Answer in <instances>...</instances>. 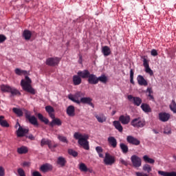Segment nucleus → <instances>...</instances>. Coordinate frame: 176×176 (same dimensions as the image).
I'll return each instance as SVG.
<instances>
[{"label":"nucleus","mask_w":176,"mask_h":176,"mask_svg":"<svg viewBox=\"0 0 176 176\" xmlns=\"http://www.w3.org/2000/svg\"><path fill=\"white\" fill-rule=\"evenodd\" d=\"M119 162L120 164H124V166H127V164H129L127 161L124 160L123 158H120Z\"/></svg>","instance_id":"3c124183"},{"label":"nucleus","mask_w":176,"mask_h":176,"mask_svg":"<svg viewBox=\"0 0 176 176\" xmlns=\"http://www.w3.org/2000/svg\"><path fill=\"white\" fill-rule=\"evenodd\" d=\"M6 40V37L3 34H0V43H3Z\"/></svg>","instance_id":"864d4df0"},{"label":"nucleus","mask_w":176,"mask_h":176,"mask_svg":"<svg viewBox=\"0 0 176 176\" xmlns=\"http://www.w3.org/2000/svg\"><path fill=\"white\" fill-rule=\"evenodd\" d=\"M37 116L41 122H43V123H45V124H49V120L44 117L42 114L38 113Z\"/></svg>","instance_id":"2f4dec72"},{"label":"nucleus","mask_w":176,"mask_h":176,"mask_svg":"<svg viewBox=\"0 0 176 176\" xmlns=\"http://www.w3.org/2000/svg\"><path fill=\"white\" fill-rule=\"evenodd\" d=\"M151 56L156 57V56H157V51L155 49L152 50H151Z\"/></svg>","instance_id":"bf43d9fd"},{"label":"nucleus","mask_w":176,"mask_h":176,"mask_svg":"<svg viewBox=\"0 0 176 176\" xmlns=\"http://www.w3.org/2000/svg\"><path fill=\"white\" fill-rule=\"evenodd\" d=\"M131 126L133 127H137L138 129H142V127H145V125L146 124V122H145V120L141 118H134L131 122Z\"/></svg>","instance_id":"39448f33"},{"label":"nucleus","mask_w":176,"mask_h":176,"mask_svg":"<svg viewBox=\"0 0 176 176\" xmlns=\"http://www.w3.org/2000/svg\"><path fill=\"white\" fill-rule=\"evenodd\" d=\"M17 171L19 176H25V173L24 172V170H23V168H18Z\"/></svg>","instance_id":"49530a36"},{"label":"nucleus","mask_w":176,"mask_h":176,"mask_svg":"<svg viewBox=\"0 0 176 176\" xmlns=\"http://www.w3.org/2000/svg\"><path fill=\"white\" fill-rule=\"evenodd\" d=\"M17 152L19 155H24L28 152V148H27V146H22L17 148Z\"/></svg>","instance_id":"c85d7f7f"},{"label":"nucleus","mask_w":176,"mask_h":176,"mask_svg":"<svg viewBox=\"0 0 176 176\" xmlns=\"http://www.w3.org/2000/svg\"><path fill=\"white\" fill-rule=\"evenodd\" d=\"M103 162L106 166H112L113 164H115L116 159L115 158V156L111 155L109 153H106Z\"/></svg>","instance_id":"0eeeda50"},{"label":"nucleus","mask_w":176,"mask_h":176,"mask_svg":"<svg viewBox=\"0 0 176 176\" xmlns=\"http://www.w3.org/2000/svg\"><path fill=\"white\" fill-rule=\"evenodd\" d=\"M48 115L50 116L52 119H55V116H54V111H48Z\"/></svg>","instance_id":"5fc2aeb1"},{"label":"nucleus","mask_w":176,"mask_h":176,"mask_svg":"<svg viewBox=\"0 0 176 176\" xmlns=\"http://www.w3.org/2000/svg\"><path fill=\"white\" fill-rule=\"evenodd\" d=\"M45 111H54V109L52 106H47L45 107Z\"/></svg>","instance_id":"e2e57ef3"},{"label":"nucleus","mask_w":176,"mask_h":176,"mask_svg":"<svg viewBox=\"0 0 176 176\" xmlns=\"http://www.w3.org/2000/svg\"><path fill=\"white\" fill-rule=\"evenodd\" d=\"M143 160L145 162V163H149L150 164H155V160L149 157L147 155L143 156Z\"/></svg>","instance_id":"c756f323"},{"label":"nucleus","mask_w":176,"mask_h":176,"mask_svg":"<svg viewBox=\"0 0 176 176\" xmlns=\"http://www.w3.org/2000/svg\"><path fill=\"white\" fill-rule=\"evenodd\" d=\"M56 164L58 166H60V167H65V164H67V160H65V157H58L57 158Z\"/></svg>","instance_id":"6ab92c4d"},{"label":"nucleus","mask_w":176,"mask_h":176,"mask_svg":"<svg viewBox=\"0 0 176 176\" xmlns=\"http://www.w3.org/2000/svg\"><path fill=\"white\" fill-rule=\"evenodd\" d=\"M119 120L122 124H129V123H130V116H121L119 118Z\"/></svg>","instance_id":"aec40b11"},{"label":"nucleus","mask_w":176,"mask_h":176,"mask_svg":"<svg viewBox=\"0 0 176 176\" xmlns=\"http://www.w3.org/2000/svg\"><path fill=\"white\" fill-rule=\"evenodd\" d=\"M170 111H176L175 100H173L171 104L169 105Z\"/></svg>","instance_id":"c03bdc74"},{"label":"nucleus","mask_w":176,"mask_h":176,"mask_svg":"<svg viewBox=\"0 0 176 176\" xmlns=\"http://www.w3.org/2000/svg\"><path fill=\"white\" fill-rule=\"evenodd\" d=\"M158 174L162 176H176L175 172H164V171L159 170Z\"/></svg>","instance_id":"cd10ccee"},{"label":"nucleus","mask_w":176,"mask_h":176,"mask_svg":"<svg viewBox=\"0 0 176 176\" xmlns=\"http://www.w3.org/2000/svg\"><path fill=\"white\" fill-rule=\"evenodd\" d=\"M67 114L69 116H75V111H67Z\"/></svg>","instance_id":"4d7b16f0"},{"label":"nucleus","mask_w":176,"mask_h":176,"mask_svg":"<svg viewBox=\"0 0 176 176\" xmlns=\"http://www.w3.org/2000/svg\"><path fill=\"white\" fill-rule=\"evenodd\" d=\"M141 108L142 111H151V107H149V104L145 103L141 104Z\"/></svg>","instance_id":"79ce46f5"},{"label":"nucleus","mask_w":176,"mask_h":176,"mask_svg":"<svg viewBox=\"0 0 176 176\" xmlns=\"http://www.w3.org/2000/svg\"><path fill=\"white\" fill-rule=\"evenodd\" d=\"M25 116L30 124H32L34 127H38V126H39V124L38 123V118L34 116H31V111H26Z\"/></svg>","instance_id":"423d86ee"},{"label":"nucleus","mask_w":176,"mask_h":176,"mask_svg":"<svg viewBox=\"0 0 176 176\" xmlns=\"http://www.w3.org/2000/svg\"><path fill=\"white\" fill-rule=\"evenodd\" d=\"M68 153H69V155H71L72 156H74V157H76V156H78V152L75 151L72 148H69L68 150Z\"/></svg>","instance_id":"37998d69"},{"label":"nucleus","mask_w":176,"mask_h":176,"mask_svg":"<svg viewBox=\"0 0 176 176\" xmlns=\"http://www.w3.org/2000/svg\"><path fill=\"white\" fill-rule=\"evenodd\" d=\"M113 124L114 127H116V130H118L120 133H122V131H123V126H122V124L119 121H113Z\"/></svg>","instance_id":"bb28decb"},{"label":"nucleus","mask_w":176,"mask_h":176,"mask_svg":"<svg viewBox=\"0 0 176 176\" xmlns=\"http://www.w3.org/2000/svg\"><path fill=\"white\" fill-rule=\"evenodd\" d=\"M58 140H59L60 142H63L64 144H68V140L65 136L58 135Z\"/></svg>","instance_id":"f704fd0d"},{"label":"nucleus","mask_w":176,"mask_h":176,"mask_svg":"<svg viewBox=\"0 0 176 176\" xmlns=\"http://www.w3.org/2000/svg\"><path fill=\"white\" fill-rule=\"evenodd\" d=\"M95 118L97 119L99 123H104V122L107 121V117L102 113L96 114Z\"/></svg>","instance_id":"4be33fe9"},{"label":"nucleus","mask_w":176,"mask_h":176,"mask_svg":"<svg viewBox=\"0 0 176 176\" xmlns=\"http://www.w3.org/2000/svg\"><path fill=\"white\" fill-rule=\"evenodd\" d=\"M80 83H82V78L79 75H74L73 76V85H74V86H79Z\"/></svg>","instance_id":"412c9836"},{"label":"nucleus","mask_w":176,"mask_h":176,"mask_svg":"<svg viewBox=\"0 0 176 176\" xmlns=\"http://www.w3.org/2000/svg\"><path fill=\"white\" fill-rule=\"evenodd\" d=\"M66 111H75V107L70 105L67 107Z\"/></svg>","instance_id":"0e129e2a"},{"label":"nucleus","mask_w":176,"mask_h":176,"mask_svg":"<svg viewBox=\"0 0 176 176\" xmlns=\"http://www.w3.org/2000/svg\"><path fill=\"white\" fill-rule=\"evenodd\" d=\"M27 133H28V129L19 126L16 131V135L17 137H24Z\"/></svg>","instance_id":"2eb2a0df"},{"label":"nucleus","mask_w":176,"mask_h":176,"mask_svg":"<svg viewBox=\"0 0 176 176\" xmlns=\"http://www.w3.org/2000/svg\"><path fill=\"white\" fill-rule=\"evenodd\" d=\"M120 147L124 153H127V152H129V147L127 146V145H126L123 143H121L120 144Z\"/></svg>","instance_id":"c9c22d12"},{"label":"nucleus","mask_w":176,"mask_h":176,"mask_svg":"<svg viewBox=\"0 0 176 176\" xmlns=\"http://www.w3.org/2000/svg\"><path fill=\"white\" fill-rule=\"evenodd\" d=\"M40 170L43 171V173H47V171L53 170V166L50 164H45L41 166Z\"/></svg>","instance_id":"dca6fc26"},{"label":"nucleus","mask_w":176,"mask_h":176,"mask_svg":"<svg viewBox=\"0 0 176 176\" xmlns=\"http://www.w3.org/2000/svg\"><path fill=\"white\" fill-rule=\"evenodd\" d=\"M26 137L27 138H28L29 140H31L32 141H34V140H35V137H34L32 134L28 135Z\"/></svg>","instance_id":"680f3d73"},{"label":"nucleus","mask_w":176,"mask_h":176,"mask_svg":"<svg viewBox=\"0 0 176 176\" xmlns=\"http://www.w3.org/2000/svg\"><path fill=\"white\" fill-rule=\"evenodd\" d=\"M131 162L133 167H135V168L141 167V166L142 164L141 158L135 155H133L131 157Z\"/></svg>","instance_id":"1a4fd4ad"},{"label":"nucleus","mask_w":176,"mask_h":176,"mask_svg":"<svg viewBox=\"0 0 176 176\" xmlns=\"http://www.w3.org/2000/svg\"><path fill=\"white\" fill-rule=\"evenodd\" d=\"M77 75H79V76L82 79H88L89 75H90V72L87 69H85L82 71H78L77 73Z\"/></svg>","instance_id":"ddd939ff"},{"label":"nucleus","mask_w":176,"mask_h":176,"mask_svg":"<svg viewBox=\"0 0 176 176\" xmlns=\"http://www.w3.org/2000/svg\"><path fill=\"white\" fill-rule=\"evenodd\" d=\"M164 134H166L167 135L171 134V127H170V126H164Z\"/></svg>","instance_id":"ea45409f"},{"label":"nucleus","mask_w":176,"mask_h":176,"mask_svg":"<svg viewBox=\"0 0 176 176\" xmlns=\"http://www.w3.org/2000/svg\"><path fill=\"white\" fill-rule=\"evenodd\" d=\"M25 80H21V86L25 91L30 93V94H35V89L31 86V78L28 76L25 77Z\"/></svg>","instance_id":"f03ea898"},{"label":"nucleus","mask_w":176,"mask_h":176,"mask_svg":"<svg viewBox=\"0 0 176 176\" xmlns=\"http://www.w3.org/2000/svg\"><path fill=\"white\" fill-rule=\"evenodd\" d=\"M74 138L75 140H78V143L79 145L82 146L84 149H86V151H89V149H90V147L89 146V141H87V140H89V135L87 134H82L79 132H76L74 134Z\"/></svg>","instance_id":"f257e3e1"},{"label":"nucleus","mask_w":176,"mask_h":176,"mask_svg":"<svg viewBox=\"0 0 176 176\" xmlns=\"http://www.w3.org/2000/svg\"><path fill=\"white\" fill-rule=\"evenodd\" d=\"M1 90L3 93H10L12 96H21V93H20L19 90L9 85H1Z\"/></svg>","instance_id":"20e7f679"},{"label":"nucleus","mask_w":176,"mask_h":176,"mask_svg":"<svg viewBox=\"0 0 176 176\" xmlns=\"http://www.w3.org/2000/svg\"><path fill=\"white\" fill-rule=\"evenodd\" d=\"M22 167H30L31 166V162H23L21 164Z\"/></svg>","instance_id":"8fccbe9b"},{"label":"nucleus","mask_w":176,"mask_h":176,"mask_svg":"<svg viewBox=\"0 0 176 176\" xmlns=\"http://www.w3.org/2000/svg\"><path fill=\"white\" fill-rule=\"evenodd\" d=\"M107 141L109 145L112 146V148H116V146H118V141L116 140V138H115V137L113 136L109 137L107 138Z\"/></svg>","instance_id":"f3484780"},{"label":"nucleus","mask_w":176,"mask_h":176,"mask_svg":"<svg viewBox=\"0 0 176 176\" xmlns=\"http://www.w3.org/2000/svg\"><path fill=\"white\" fill-rule=\"evenodd\" d=\"M137 80L140 86H146L148 85V81L141 75L138 76Z\"/></svg>","instance_id":"a211bd4d"},{"label":"nucleus","mask_w":176,"mask_h":176,"mask_svg":"<svg viewBox=\"0 0 176 176\" xmlns=\"http://www.w3.org/2000/svg\"><path fill=\"white\" fill-rule=\"evenodd\" d=\"M146 91H147V93H148V97H149L150 100H155V98L152 96V94H153V90H152V88L148 87L146 89Z\"/></svg>","instance_id":"e433bc0d"},{"label":"nucleus","mask_w":176,"mask_h":176,"mask_svg":"<svg viewBox=\"0 0 176 176\" xmlns=\"http://www.w3.org/2000/svg\"><path fill=\"white\" fill-rule=\"evenodd\" d=\"M0 126L2 127H10L9 123H8V121L6 120H3L2 122H1Z\"/></svg>","instance_id":"a18cd8bd"},{"label":"nucleus","mask_w":176,"mask_h":176,"mask_svg":"<svg viewBox=\"0 0 176 176\" xmlns=\"http://www.w3.org/2000/svg\"><path fill=\"white\" fill-rule=\"evenodd\" d=\"M68 98L73 102H76V104H78V105L81 104H87L88 105H90L92 108H94V104L91 102L93 100L91 98L86 97V98H81L80 100H75L74 97L72 96V94L68 95Z\"/></svg>","instance_id":"7ed1b4c3"},{"label":"nucleus","mask_w":176,"mask_h":176,"mask_svg":"<svg viewBox=\"0 0 176 176\" xmlns=\"http://www.w3.org/2000/svg\"><path fill=\"white\" fill-rule=\"evenodd\" d=\"M102 53L104 56V57H108V56H110L111 52V48L108 46H104L102 47Z\"/></svg>","instance_id":"5701e85b"},{"label":"nucleus","mask_w":176,"mask_h":176,"mask_svg":"<svg viewBox=\"0 0 176 176\" xmlns=\"http://www.w3.org/2000/svg\"><path fill=\"white\" fill-rule=\"evenodd\" d=\"M57 146H58L57 144H53V142H52V148H50V149H54V148H57Z\"/></svg>","instance_id":"338daca9"},{"label":"nucleus","mask_w":176,"mask_h":176,"mask_svg":"<svg viewBox=\"0 0 176 176\" xmlns=\"http://www.w3.org/2000/svg\"><path fill=\"white\" fill-rule=\"evenodd\" d=\"M60 61H61L60 58L52 57L47 58L45 63L50 67H56V65H58V64H60Z\"/></svg>","instance_id":"6e6552de"},{"label":"nucleus","mask_w":176,"mask_h":176,"mask_svg":"<svg viewBox=\"0 0 176 176\" xmlns=\"http://www.w3.org/2000/svg\"><path fill=\"white\" fill-rule=\"evenodd\" d=\"M145 71H146V74H149V75H151V76H152V75H153V71H152V69H151V67H149V66L148 67H145Z\"/></svg>","instance_id":"de8ad7c7"},{"label":"nucleus","mask_w":176,"mask_h":176,"mask_svg":"<svg viewBox=\"0 0 176 176\" xmlns=\"http://www.w3.org/2000/svg\"><path fill=\"white\" fill-rule=\"evenodd\" d=\"M143 65L144 68L149 67V61L145 58L143 59Z\"/></svg>","instance_id":"09e8293b"},{"label":"nucleus","mask_w":176,"mask_h":176,"mask_svg":"<svg viewBox=\"0 0 176 176\" xmlns=\"http://www.w3.org/2000/svg\"><path fill=\"white\" fill-rule=\"evenodd\" d=\"M5 116H0V124L2 123V122L4 120Z\"/></svg>","instance_id":"774afa93"},{"label":"nucleus","mask_w":176,"mask_h":176,"mask_svg":"<svg viewBox=\"0 0 176 176\" xmlns=\"http://www.w3.org/2000/svg\"><path fill=\"white\" fill-rule=\"evenodd\" d=\"M41 146H43L44 145H48L50 149H52V140L43 138L41 140Z\"/></svg>","instance_id":"393cba45"},{"label":"nucleus","mask_w":176,"mask_h":176,"mask_svg":"<svg viewBox=\"0 0 176 176\" xmlns=\"http://www.w3.org/2000/svg\"><path fill=\"white\" fill-rule=\"evenodd\" d=\"M129 101L136 105L137 107H140L142 103V100L140 99V97H134L132 95H129L127 96Z\"/></svg>","instance_id":"9d476101"},{"label":"nucleus","mask_w":176,"mask_h":176,"mask_svg":"<svg viewBox=\"0 0 176 176\" xmlns=\"http://www.w3.org/2000/svg\"><path fill=\"white\" fill-rule=\"evenodd\" d=\"M78 168L80 171H82V173H87V166H86V164L83 162L79 164Z\"/></svg>","instance_id":"7c9ffc66"},{"label":"nucleus","mask_w":176,"mask_h":176,"mask_svg":"<svg viewBox=\"0 0 176 176\" xmlns=\"http://www.w3.org/2000/svg\"><path fill=\"white\" fill-rule=\"evenodd\" d=\"M107 80H108V79L104 75L98 77V82H102V83H107Z\"/></svg>","instance_id":"58836bf2"},{"label":"nucleus","mask_w":176,"mask_h":176,"mask_svg":"<svg viewBox=\"0 0 176 176\" xmlns=\"http://www.w3.org/2000/svg\"><path fill=\"white\" fill-rule=\"evenodd\" d=\"M143 170L146 173H151V171H152V167L151 166V165L146 164L143 166Z\"/></svg>","instance_id":"4c0bfd02"},{"label":"nucleus","mask_w":176,"mask_h":176,"mask_svg":"<svg viewBox=\"0 0 176 176\" xmlns=\"http://www.w3.org/2000/svg\"><path fill=\"white\" fill-rule=\"evenodd\" d=\"M96 151L97 153H102V147L96 146Z\"/></svg>","instance_id":"6e6d98bb"},{"label":"nucleus","mask_w":176,"mask_h":176,"mask_svg":"<svg viewBox=\"0 0 176 176\" xmlns=\"http://www.w3.org/2000/svg\"><path fill=\"white\" fill-rule=\"evenodd\" d=\"M87 80L89 85H97L98 83V77L96 74H89Z\"/></svg>","instance_id":"f8f14e48"},{"label":"nucleus","mask_w":176,"mask_h":176,"mask_svg":"<svg viewBox=\"0 0 176 176\" xmlns=\"http://www.w3.org/2000/svg\"><path fill=\"white\" fill-rule=\"evenodd\" d=\"M170 119V115L167 113H159V120L161 122H168Z\"/></svg>","instance_id":"4468645a"},{"label":"nucleus","mask_w":176,"mask_h":176,"mask_svg":"<svg viewBox=\"0 0 176 176\" xmlns=\"http://www.w3.org/2000/svg\"><path fill=\"white\" fill-rule=\"evenodd\" d=\"M15 74L16 75H28V72L25 71V70H21V69L16 68L15 69Z\"/></svg>","instance_id":"72a5a7b5"},{"label":"nucleus","mask_w":176,"mask_h":176,"mask_svg":"<svg viewBox=\"0 0 176 176\" xmlns=\"http://www.w3.org/2000/svg\"><path fill=\"white\" fill-rule=\"evenodd\" d=\"M0 176H5V168L2 166H0Z\"/></svg>","instance_id":"603ef678"},{"label":"nucleus","mask_w":176,"mask_h":176,"mask_svg":"<svg viewBox=\"0 0 176 176\" xmlns=\"http://www.w3.org/2000/svg\"><path fill=\"white\" fill-rule=\"evenodd\" d=\"M55 124L56 126H61V124H63V122H61V120L58 118H54L52 121L50 123V126H51V127H53V126H54Z\"/></svg>","instance_id":"a878e982"},{"label":"nucleus","mask_w":176,"mask_h":176,"mask_svg":"<svg viewBox=\"0 0 176 176\" xmlns=\"http://www.w3.org/2000/svg\"><path fill=\"white\" fill-rule=\"evenodd\" d=\"M23 36L25 41H30L31 39V36H32V32L28 30H25L23 32Z\"/></svg>","instance_id":"b1692460"},{"label":"nucleus","mask_w":176,"mask_h":176,"mask_svg":"<svg viewBox=\"0 0 176 176\" xmlns=\"http://www.w3.org/2000/svg\"><path fill=\"white\" fill-rule=\"evenodd\" d=\"M14 112L17 116H21L23 115V111H14Z\"/></svg>","instance_id":"052dcab7"},{"label":"nucleus","mask_w":176,"mask_h":176,"mask_svg":"<svg viewBox=\"0 0 176 176\" xmlns=\"http://www.w3.org/2000/svg\"><path fill=\"white\" fill-rule=\"evenodd\" d=\"M130 82L132 85H135L134 82V71L133 69H131L130 70Z\"/></svg>","instance_id":"a19ab883"},{"label":"nucleus","mask_w":176,"mask_h":176,"mask_svg":"<svg viewBox=\"0 0 176 176\" xmlns=\"http://www.w3.org/2000/svg\"><path fill=\"white\" fill-rule=\"evenodd\" d=\"M72 97L74 100H79L80 98H82V97H85V94L80 91H77L74 95H72Z\"/></svg>","instance_id":"473e14b6"},{"label":"nucleus","mask_w":176,"mask_h":176,"mask_svg":"<svg viewBox=\"0 0 176 176\" xmlns=\"http://www.w3.org/2000/svg\"><path fill=\"white\" fill-rule=\"evenodd\" d=\"M126 141L127 142H129V144H131L132 145H135L136 146L140 145V144H141V142L138 139L131 135H129L126 137Z\"/></svg>","instance_id":"9b49d317"},{"label":"nucleus","mask_w":176,"mask_h":176,"mask_svg":"<svg viewBox=\"0 0 176 176\" xmlns=\"http://www.w3.org/2000/svg\"><path fill=\"white\" fill-rule=\"evenodd\" d=\"M136 176H148V174L142 172H137Z\"/></svg>","instance_id":"13d9d810"},{"label":"nucleus","mask_w":176,"mask_h":176,"mask_svg":"<svg viewBox=\"0 0 176 176\" xmlns=\"http://www.w3.org/2000/svg\"><path fill=\"white\" fill-rule=\"evenodd\" d=\"M33 176H42V175H41V173L38 171H35L32 174Z\"/></svg>","instance_id":"69168bd1"}]
</instances>
